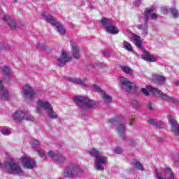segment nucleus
Here are the masks:
<instances>
[{
    "label": "nucleus",
    "mask_w": 179,
    "mask_h": 179,
    "mask_svg": "<svg viewBox=\"0 0 179 179\" xmlns=\"http://www.w3.org/2000/svg\"><path fill=\"white\" fill-rule=\"evenodd\" d=\"M120 83L122 85V89L125 92H132V90L135 87V84L125 77L120 78Z\"/></svg>",
    "instance_id": "14"
},
{
    "label": "nucleus",
    "mask_w": 179,
    "mask_h": 179,
    "mask_svg": "<svg viewBox=\"0 0 179 179\" xmlns=\"http://www.w3.org/2000/svg\"><path fill=\"white\" fill-rule=\"evenodd\" d=\"M142 93L145 94V96H149V92L150 93H152L154 96L157 95L158 97H161L163 100L170 101L173 100V98L171 96H167L164 93H163L162 91H160L159 89L153 87L150 85H147L146 88H142L141 89Z\"/></svg>",
    "instance_id": "7"
},
{
    "label": "nucleus",
    "mask_w": 179,
    "mask_h": 179,
    "mask_svg": "<svg viewBox=\"0 0 179 179\" xmlns=\"http://www.w3.org/2000/svg\"><path fill=\"white\" fill-rule=\"evenodd\" d=\"M66 80H67L68 82H70L71 83H76L77 85H79L80 86H83V87H87V84L85 83L86 78H85L84 80H83L79 78L66 77Z\"/></svg>",
    "instance_id": "18"
},
{
    "label": "nucleus",
    "mask_w": 179,
    "mask_h": 179,
    "mask_svg": "<svg viewBox=\"0 0 179 179\" xmlns=\"http://www.w3.org/2000/svg\"><path fill=\"white\" fill-rule=\"evenodd\" d=\"M152 80L157 85H163L166 82V77L159 74H154L152 75Z\"/></svg>",
    "instance_id": "22"
},
{
    "label": "nucleus",
    "mask_w": 179,
    "mask_h": 179,
    "mask_svg": "<svg viewBox=\"0 0 179 179\" xmlns=\"http://www.w3.org/2000/svg\"><path fill=\"white\" fill-rule=\"evenodd\" d=\"M151 19H152L153 20H156V19H157V15L153 13L152 14H151Z\"/></svg>",
    "instance_id": "41"
},
{
    "label": "nucleus",
    "mask_w": 179,
    "mask_h": 179,
    "mask_svg": "<svg viewBox=\"0 0 179 179\" xmlns=\"http://www.w3.org/2000/svg\"><path fill=\"white\" fill-rule=\"evenodd\" d=\"M0 99L3 101H5L9 99V91L8 89L3 87L0 90Z\"/></svg>",
    "instance_id": "26"
},
{
    "label": "nucleus",
    "mask_w": 179,
    "mask_h": 179,
    "mask_svg": "<svg viewBox=\"0 0 179 179\" xmlns=\"http://www.w3.org/2000/svg\"><path fill=\"white\" fill-rule=\"evenodd\" d=\"M102 26L105 27L106 31L110 34H118L120 33V29L117 28L114 24H115V21L113 19L103 18L101 20Z\"/></svg>",
    "instance_id": "8"
},
{
    "label": "nucleus",
    "mask_w": 179,
    "mask_h": 179,
    "mask_svg": "<svg viewBox=\"0 0 179 179\" xmlns=\"http://www.w3.org/2000/svg\"><path fill=\"white\" fill-rule=\"evenodd\" d=\"M22 96L27 101H31L36 96V92L33 90L30 85H25L22 87Z\"/></svg>",
    "instance_id": "12"
},
{
    "label": "nucleus",
    "mask_w": 179,
    "mask_h": 179,
    "mask_svg": "<svg viewBox=\"0 0 179 179\" xmlns=\"http://www.w3.org/2000/svg\"><path fill=\"white\" fill-rule=\"evenodd\" d=\"M169 121L171 127V132L175 135V136H179V125L178 123H177V121H176L174 117L171 115L169 116Z\"/></svg>",
    "instance_id": "16"
},
{
    "label": "nucleus",
    "mask_w": 179,
    "mask_h": 179,
    "mask_svg": "<svg viewBox=\"0 0 179 179\" xmlns=\"http://www.w3.org/2000/svg\"><path fill=\"white\" fill-rule=\"evenodd\" d=\"M0 166H1V164H0Z\"/></svg>",
    "instance_id": "53"
},
{
    "label": "nucleus",
    "mask_w": 179,
    "mask_h": 179,
    "mask_svg": "<svg viewBox=\"0 0 179 179\" xmlns=\"http://www.w3.org/2000/svg\"><path fill=\"white\" fill-rule=\"evenodd\" d=\"M91 90H94V92H97L98 93H101V94H102V93L104 92L103 90V89H101V87H100L99 85H93L91 87H90Z\"/></svg>",
    "instance_id": "34"
},
{
    "label": "nucleus",
    "mask_w": 179,
    "mask_h": 179,
    "mask_svg": "<svg viewBox=\"0 0 179 179\" xmlns=\"http://www.w3.org/2000/svg\"><path fill=\"white\" fill-rule=\"evenodd\" d=\"M71 52L75 59H79L80 58V51L79 50V46L76 41H71Z\"/></svg>",
    "instance_id": "17"
},
{
    "label": "nucleus",
    "mask_w": 179,
    "mask_h": 179,
    "mask_svg": "<svg viewBox=\"0 0 179 179\" xmlns=\"http://www.w3.org/2000/svg\"><path fill=\"white\" fill-rule=\"evenodd\" d=\"M53 26L56 27L57 31L59 34L61 36H65L66 31L65 30V28H64V25H62V24L57 22Z\"/></svg>",
    "instance_id": "27"
},
{
    "label": "nucleus",
    "mask_w": 179,
    "mask_h": 179,
    "mask_svg": "<svg viewBox=\"0 0 179 179\" xmlns=\"http://www.w3.org/2000/svg\"><path fill=\"white\" fill-rule=\"evenodd\" d=\"M152 8H147L140 18V21L141 23L143 22V24L137 25L138 30L142 31L141 34L143 37H147L148 34H149V32L148 31V19L150 17V13H152Z\"/></svg>",
    "instance_id": "4"
},
{
    "label": "nucleus",
    "mask_w": 179,
    "mask_h": 179,
    "mask_svg": "<svg viewBox=\"0 0 179 179\" xmlns=\"http://www.w3.org/2000/svg\"><path fill=\"white\" fill-rule=\"evenodd\" d=\"M81 115H85V114L83 113H81Z\"/></svg>",
    "instance_id": "50"
},
{
    "label": "nucleus",
    "mask_w": 179,
    "mask_h": 179,
    "mask_svg": "<svg viewBox=\"0 0 179 179\" xmlns=\"http://www.w3.org/2000/svg\"><path fill=\"white\" fill-rule=\"evenodd\" d=\"M134 167L137 170H141V171H143V166H142V164H141V162H136V163H134Z\"/></svg>",
    "instance_id": "35"
},
{
    "label": "nucleus",
    "mask_w": 179,
    "mask_h": 179,
    "mask_svg": "<svg viewBox=\"0 0 179 179\" xmlns=\"http://www.w3.org/2000/svg\"><path fill=\"white\" fill-rule=\"evenodd\" d=\"M143 0H135L134 5L136 6H140L141 3H142Z\"/></svg>",
    "instance_id": "39"
},
{
    "label": "nucleus",
    "mask_w": 179,
    "mask_h": 179,
    "mask_svg": "<svg viewBox=\"0 0 179 179\" xmlns=\"http://www.w3.org/2000/svg\"><path fill=\"white\" fill-rule=\"evenodd\" d=\"M22 163L25 169H34L36 167V162L30 158H22Z\"/></svg>",
    "instance_id": "19"
},
{
    "label": "nucleus",
    "mask_w": 179,
    "mask_h": 179,
    "mask_svg": "<svg viewBox=\"0 0 179 179\" xmlns=\"http://www.w3.org/2000/svg\"><path fill=\"white\" fill-rule=\"evenodd\" d=\"M24 114L25 115V117H27V118H29V116L30 115L31 117H33L31 115V114H30V112H29V110H25L24 111ZM27 114V115H26Z\"/></svg>",
    "instance_id": "40"
},
{
    "label": "nucleus",
    "mask_w": 179,
    "mask_h": 179,
    "mask_svg": "<svg viewBox=\"0 0 179 179\" xmlns=\"http://www.w3.org/2000/svg\"><path fill=\"white\" fill-rule=\"evenodd\" d=\"M170 12H171L173 17H174V19H177V17H179V12H178V10H177V8H171L170 9Z\"/></svg>",
    "instance_id": "33"
},
{
    "label": "nucleus",
    "mask_w": 179,
    "mask_h": 179,
    "mask_svg": "<svg viewBox=\"0 0 179 179\" xmlns=\"http://www.w3.org/2000/svg\"><path fill=\"white\" fill-rule=\"evenodd\" d=\"M148 108L150 110V111H153V103H152V102L149 101L148 103Z\"/></svg>",
    "instance_id": "38"
},
{
    "label": "nucleus",
    "mask_w": 179,
    "mask_h": 179,
    "mask_svg": "<svg viewBox=\"0 0 179 179\" xmlns=\"http://www.w3.org/2000/svg\"><path fill=\"white\" fill-rule=\"evenodd\" d=\"M72 57L68 55V53L64 50H62L60 56L57 58V65L59 66H65L66 62H69Z\"/></svg>",
    "instance_id": "13"
},
{
    "label": "nucleus",
    "mask_w": 179,
    "mask_h": 179,
    "mask_svg": "<svg viewBox=\"0 0 179 179\" xmlns=\"http://www.w3.org/2000/svg\"><path fill=\"white\" fill-rule=\"evenodd\" d=\"M120 68L124 73H127V75L132 76V73H131V72H132V69H131V68L128 67V66H121Z\"/></svg>",
    "instance_id": "32"
},
{
    "label": "nucleus",
    "mask_w": 179,
    "mask_h": 179,
    "mask_svg": "<svg viewBox=\"0 0 179 179\" xmlns=\"http://www.w3.org/2000/svg\"><path fill=\"white\" fill-rule=\"evenodd\" d=\"M27 114H24V111L22 110H17L12 115V119L15 122H20V121H23V120H25L26 121H34V117L33 116H31L29 115V117H26Z\"/></svg>",
    "instance_id": "11"
},
{
    "label": "nucleus",
    "mask_w": 179,
    "mask_h": 179,
    "mask_svg": "<svg viewBox=\"0 0 179 179\" xmlns=\"http://www.w3.org/2000/svg\"><path fill=\"white\" fill-rule=\"evenodd\" d=\"M0 48L2 51H3V50H6V45H5V43H1Z\"/></svg>",
    "instance_id": "42"
},
{
    "label": "nucleus",
    "mask_w": 179,
    "mask_h": 179,
    "mask_svg": "<svg viewBox=\"0 0 179 179\" xmlns=\"http://www.w3.org/2000/svg\"><path fill=\"white\" fill-rule=\"evenodd\" d=\"M42 16L44 20H45V22L48 23H50L52 26H54L57 22V21L54 19V17L50 14H43Z\"/></svg>",
    "instance_id": "28"
},
{
    "label": "nucleus",
    "mask_w": 179,
    "mask_h": 179,
    "mask_svg": "<svg viewBox=\"0 0 179 179\" xmlns=\"http://www.w3.org/2000/svg\"><path fill=\"white\" fill-rule=\"evenodd\" d=\"M1 132L3 134V135H5L6 136H7L8 135H10L12 134V131H10V130L4 128L1 130Z\"/></svg>",
    "instance_id": "36"
},
{
    "label": "nucleus",
    "mask_w": 179,
    "mask_h": 179,
    "mask_svg": "<svg viewBox=\"0 0 179 179\" xmlns=\"http://www.w3.org/2000/svg\"><path fill=\"white\" fill-rule=\"evenodd\" d=\"M38 145H40V141H37V140H34L32 141V147L34 149V150H36V152H38V154L39 155V156H41V157H44L45 159V155H44V152H43V150L38 149V148H37V146H38Z\"/></svg>",
    "instance_id": "24"
},
{
    "label": "nucleus",
    "mask_w": 179,
    "mask_h": 179,
    "mask_svg": "<svg viewBox=\"0 0 179 179\" xmlns=\"http://www.w3.org/2000/svg\"><path fill=\"white\" fill-rule=\"evenodd\" d=\"M129 125L130 126V127H132V123L133 122H135V118H134V117H131V119L130 120H129Z\"/></svg>",
    "instance_id": "43"
},
{
    "label": "nucleus",
    "mask_w": 179,
    "mask_h": 179,
    "mask_svg": "<svg viewBox=\"0 0 179 179\" xmlns=\"http://www.w3.org/2000/svg\"><path fill=\"white\" fill-rule=\"evenodd\" d=\"M132 41L137 48H142V39L141 38V36L133 34Z\"/></svg>",
    "instance_id": "25"
},
{
    "label": "nucleus",
    "mask_w": 179,
    "mask_h": 179,
    "mask_svg": "<svg viewBox=\"0 0 179 179\" xmlns=\"http://www.w3.org/2000/svg\"><path fill=\"white\" fill-rule=\"evenodd\" d=\"M122 45L123 48H124V50H126L127 51H129V52H132V51H134V49L132 48V45H131V43H129L128 41H124L122 43Z\"/></svg>",
    "instance_id": "30"
},
{
    "label": "nucleus",
    "mask_w": 179,
    "mask_h": 179,
    "mask_svg": "<svg viewBox=\"0 0 179 179\" xmlns=\"http://www.w3.org/2000/svg\"><path fill=\"white\" fill-rule=\"evenodd\" d=\"M0 132H1V129H0Z\"/></svg>",
    "instance_id": "52"
},
{
    "label": "nucleus",
    "mask_w": 179,
    "mask_h": 179,
    "mask_svg": "<svg viewBox=\"0 0 179 179\" xmlns=\"http://www.w3.org/2000/svg\"><path fill=\"white\" fill-rule=\"evenodd\" d=\"M3 87H3V82H2L1 80H0V90L3 89Z\"/></svg>",
    "instance_id": "44"
},
{
    "label": "nucleus",
    "mask_w": 179,
    "mask_h": 179,
    "mask_svg": "<svg viewBox=\"0 0 179 179\" xmlns=\"http://www.w3.org/2000/svg\"><path fill=\"white\" fill-rule=\"evenodd\" d=\"M88 154L92 157H94V169L98 171H103L104 166L108 164V158L106 156L101 155V152L96 148H90Z\"/></svg>",
    "instance_id": "1"
},
{
    "label": "nucleus",
    "mask_w": 179,
    "mask_h": 179,
    "mask_svg": "<svg viewBox=\"0 0 179 179\" xmlns=\"http://www.w3.org/2000/svg\"><path fill=\"white\" fill-rule=\"evenodd\" d=\"M162 10H164V12H167V10H169V9L167 8V7H163Z\"/></svg>",
    "instance_id": "46"
},
{
    "label": "nucleus",
    "mask_w": 179,
    "mask_h": 179,
    "mask_svg": "<svg viewBox=\"0 0 179 179\" xmlns=\"http://www.w3.org/2000/svg\"><path fill=\"white\" fill-rule=\"evenodd\" d=\"M156 178L157 179H174V172L167 167L161 171L156 170Z\"/></svg>",
    "instance_id": "10"
},
{
    "label": "nucleus",
    "mask_w": 179,
    "mask_h": 179,
    "mask_svg": "<svg viewBox=\"0 0 179 179\" xmlns=\"http://www.w3.org/2000/svg\"><path fill=\"white\" fill-rule=\"evenodd\" d=\"M129 145L130 146H134V145H135V141H130Z\"/></svg>",
    "instance_id": "45"
},
{
    "label": "nucleus",
    "mask_w": 179,
    "mask_h": 179,
    "mask_svg": "<svg viewBox=\"0 0 179 179\" xmlns=\"http://www.w3.org/2000/svg\"><path fill=\"white\" fill-rule=\"evenodd\" d=\"M36 113H43V111L45 110L50 120H57V118H58V114L54 111L52 105H51L48 101L38 99L36 101Z\"/></svg>",
    "instance_id": "2"
},
{
    "label": "nucleus",
    "mask_w": 179,
    "mask_h": 179,
    "mask_svg": "<svg viewBox=\"0 0 179 179\" xmlns=\"http://www.w3.org/2000/svg\"><path fill=\"white\" fill-rule=\"evenodd\" d=\"M75 103L77 104L82 111L83 110H90L91 108H96L99 106V102L89 99L86 96H75L73 98Z\"/></svg>",
    "instance_id": "3"
},
{
    "label": "nucleus",
    "mask_w": 179,
    "mask_h": 179,
    "mask_svg": "<svg viewBox=\"0 0 179 179\" xmlns=\"http://www.w3.org/2000/svg\"><path fill=\"white\" fill-rule=\"evenodd\" d=\"M83 173V169L78 164L72 163L64 169L63 176L64 177H78V176H80Z\"/></svg>",
    "instance_id": "5"
},
{
    "label": "nucleus",
    "mask_w": 179,
    "mask_h": 179,
    "mask_svg": "<svg viewBox=\"0 0 179 179\" xmlns=\"http://www.w3.org/2000/svg\"><path fill=\"white\" fill-rule=\"evenodd\" d=\"M124 152L121 148L120 147H115L114 149V152L116 153L117 155H121Z\"/></svg>",
    "instance_id": "37"
},
{
    "label": "nucleus",
    "mask_w": 179,
    "mask_h": 179,
    "mask_svg": "<svg viewBox=\"0 0 179 179\" xmlns=\"http://www.w3.org/2000/svg\"><path fill=\"white\" fill-rule=\"evenodd\" d=\"M109 122L110 124H114L116 125V131L118 133L121 139H125L127 137L126 135V129H127V125H125V123L122 120H118L115 119H111Z\"/></svg>",
    "instance_id": "9"
},
{
    "label": "nucleus",
    "mask_w": 179,
    "mask_h": 179,
    "mask_svg": "<svg viewBox=\"0 0 179 179\" xmlns=\"http://www.w3.org/2000/svg\"><path fill=\"white\" fill-rule=\"evenodd\" d=\"M143 51L144 55H142V57L145 61H147L148 62H156V61H157V59L153 55L150 54V52H148L145 49H143Z\"/></svg>",
    "instance_id": "20"
},
{
    "label": "nucleus",
    "mask_w": 179,
    "mask_h": 179,
    "mask_svg": "<svg viewBox=\"0 0 179 179\" xmlns=\"http://www.w3.org/2000/svg\"><path fill=\"white\" fill-rule=\"evenodd\" d=\"M2 73L4 79H13L12 73H10V69L6 66L2 68Z\"/></svg>",
    "instance_id": "23"
},
{
    "label": "nucleus",
    "mask_w": 179,
    "mask_h": 179,
    "mask_svg": "<svg viewBox=\"0 0 179 179\" xmlns=\"http://www.w3.org/2000/svg\"><path fill=\"white\" fill-rule=\"evenodd\" d=\"M48 157H50L51 159L55 160V162H57V163H58L59 164L65 163V157L58 154V152H55L54 151H49L48 153Z\"/></svg>",
    "instance_id": "15"
},
{
    "label": "nucleus",
    "mask_w": 179,
    "mask_h": 179,
    "mask_svg": "<svg viewBox=\"0 0 179 179\" xmlns=\"http://www.w3.org/2000/svg\"><path fill=\"white\" fill-rule=\"evenodd\" d=\"M103 55H105V56L107 57V55H108V52L104 51Z\"/></svg>",
    "instance_id": "47"
},
{
    "label": "nucleus",
    "mask_w": 179,
    "mask_h": 179,
    "mask_svg": "<svg viewBox=\"0 0 179 179\" xmlns=\"http://www.w3.org/2000/svg\"><path fill=\"white\" fill-rule=\"evenodd\" d=\"M102 99L104 103H111L113 101V97L106 92H102Z\"/></svg>",
    "instance_id": "31"
},
{
    "label": "nucleus",
    "mask_w": 179,
    "mask_h": 179,
    "mask_svg": "<svg viewBox=\"0 0 179 179\" xmlns=\"http://www.w3.org/2000/svg\"><path fill=\"white\" fill-rule=\"evenodd\" d=\"M0 17H1V13H0Z\"/></svg>",
    "instance_id": "51"
},
{
    "label": "nucleus",
    "mask_w": 179,
    "mask_h": 179,
    "mask_svg": "<svg viewBox=\"0 0 179 179\" xmlns=\"http://www.w3.org/2000/svg\"><path fill=\"white\" fill-rule=\"evenodd\" d=\"M3 22H6L9 27H10V29H12L13 30H15V29H16V20L12 19L10 16L5 15L4 17H3Z\"/></svg>",
    "instance_id": "21"
},
{
    "label": "nucleus",
    "mask_w": 179,
    "mask_h": 179,
    "mask_svg": "<svg viewBox=\"0 0 179 179\" xmlns=\"http://www.w3.org/2000/svg\"><path fill=\"white\" fill-rule=\"evenodd\" d=\"M148 124H150L151 125H153L154 127H156L157 128H159L162 129L163 128V123L161 122H159L154 119H150L148 120Z\"/></svg>",
    "instance_id": "29"
},
{
    "label": "nucleus",
    "mask_w": 179,
    "mask_h": 179,
    "mask_svg": "<svg viewBox=\"0 0 179 179\" xmlns=\"http://www.w3.org/2000/svg\"><path fill=\"white\" fill-rule=\"evenodd\" d=\"M13 3H16L17 2V0H13Z\"/></svg>",
    "instance_id": "48"
},
{
    "label": "nucleus",
    "mask_w": 179,
    "mask_h": 179,
    "mask_svg": "<svg viewBox=\"0 0 179 179\" xmlns=\"http://www.w3.org/2000/svg\"><path fill=\"white\" fill-rule=\"evenodd\" d=\"M1 167L8 174L19 175L23 173V169H22L20 165L14 162H5Z\"/></svg>",
    "instance_id": "6"
},
{
    "label": "nucleus",
    "mask_w": 179,
    "mask_h": 179,
    "mask_svg": "<svg viewBox=\"0 0 179 179\" xmlns=\"http://www.w3.org/2000/svg\"><path fill=\"white\" fill-rule=\"evenodd\" d=\"M176 86H179V82L176 83Z\"/></svg>",
    "instance_id": "49"
}]
</instances>
